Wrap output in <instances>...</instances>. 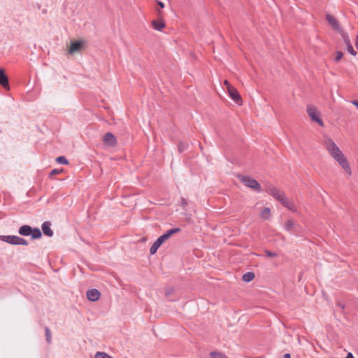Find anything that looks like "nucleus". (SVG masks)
Masks as SVG:
<instances>
[{"label": "nucleus", "instance_id": "nucleus-1", "mask_svg": "<svg viewBox=\"0 0 358 358\" xmlns=\"http://www.w3.org/2000/svg\"><path fill=\"white\" fill-rule=\"evenodd\" d=\"M324 145L330 156L341 165L347 174L351 175L352 171L348 159L335 142L330 137L324 136Z\"/></svg>", "mask_w": 358, "mask_h": 358}, {"label": "nucleus", "instance_id": "nucleus-2", "mask_svg": "<svg viewBox=\"0 0 358 358\" xmlns=\"http://www.w3.org/2000/svg\"><path fill=\"white\" fill-rule=\"evenodd\" d=\"M265 191L271 196L279 201L282 206L290 210L296 211L294 204L285 196L283 191L276 188L272 185H266Z\"/></svg>", "mask_w": 358, "mask_h": 358}, {"label": "nucleus", "instance_id": "nucleus-3", "mask_svg": "<svg viewBox=\"0 0 358 358\" xmlns=\"http://www.w3.org/2000/svg\"><path fill=\"white\" fill-rule=\"evenodd\" d=\"M238 178L246 187L257 192H261V185L255 179L248 176H238Z\"/></svg>", "mask_w": 358, "mask_h": 358}, {"label": "nucleus", "instance_id": "nucleus-4", "mask_svg": "<svg viewBox=\"0 0 358 358\" xmlns=\"http://www.w3.org/2000/svg\"><path fill=\"white\" fill-rule=\"evenodd\" d=\"M0 240L11 245H27L28 241L23 238L17 236L8 235L0 236Z\"/></svg>", "mask_w": 358, "mask_h": 358}, {"label": "nucleus", "instance_id": "nucleus-5", "mask_svg": "<svg viewBox=\"0 0 358 358\" xmlns=\"http://www.w3.org/2000/svg\"><path fill=\"white\" fill-rule=\"evenodd\" d=\"M307 113L312 121L317 122L321 127L324 126L323 121L320 118V114L315 107L308 106L307 108Z\"/></svg>", "mask_w": 358, "mask_h": 358}, {"label": "nucleus", "instance_id": "nucleus-6", "mask_svg": "<svg viewBox=\"0 0 358 358\" xmlns=\"http://www.w3.org/2000/svg\"><path fill=\"white\" fill-rule=\"evenodd\" d=\"M227 91L232 100H234L238 105L242 104L241 95L236 88L234 87H229V89H228Z\"/></svg>", "mask_w": 358, "mask_h": 358}, {"label": "nucleus", "instance_id": "nucleus-7", "mask_svg": "<svg viewBox=\"0 0 358 358\" xmlns=\"http://www.w3.org/2000/svg\"><path fill=\"white\" fill-rule=\"evenodd\" d=\"M167 239L166 238L165 236H160L152 245L150 249V253L151 255H155L158 248L162 245L163 243H164Z\"/></svg>", "mask_w": 358, "mask_h": 358}, {"label": "nucleus", "instance_id": "nucleus-8", "mask_svg": "<svg viewBox=\"0 0 358 358\" xmlns=\"http://www.w3.org/2000/svg\"><path fill=\"white\" fill-rule=\"evenodd\" d=\"M103 141L105 145L109 147H114L117 144L115 136L110 132L105 134Z\"/></svg>", "mask_w": 358, "mask_h": 358}, {"label": "nucleus", "instance_id": "nucleus-9", "mask_svg": "<svg viewBox=\"0 0 358 358\" xmlns=\"http://www.w3.org/2000/svg\"><path fill=\"white\" fill-rule=\"evenodd\" d=\"M101 296L99 291L96 289H91L87 292V297L89 301H96Z\"/></svg>", "mask_w": 358, "mask_h": 358}, {"label": "nucleus", "instance_id": "nucleus-10", "mask_svg": "<svg viewBox=\"0 0 358 358\" xmlns=\"http://www.w3.org/2000/svg\"><path fill=\"white\" fill-rule=\"evenodd\" d=\"M343 39L346 45L348 52L352 55L355 56L357 55V52L354 50L349 36L346 34H343Z\"/></svg>", "mask_w": 358, "mask_h": 358}, {"label": "nucleus", "instance_id": "nucleus-11", "mask_svg": "<svg viewBox=\"0 0 358 358\" xmlns=\"http://www.w3.org/2000/svg\"><path fill=\"white\" fill-rule=\"evenodd\" d=\"M50 227L51 223L49 221L44 222L41 225L43 234L48 237H52L53 236V231Z\"/></svg>", "mask_w": 358, "mask_h": 358}, {"label": "nucleus", "instance_id": "nucleus-12", "mask_svg": "<svg viewBox=\"0 0 358 358\" xmlns=\"http://www.w3.org/2000/svg\"><path fill=\"white\" fill-rule=\"evenodd\" d=\"M0 85L5 89H9L8 77L2 69H0Z\"/></svg>", "mask_w": 358, "mask_h": 358}, {"label": "nucleus", "instance_id": "nucleus-13", "mask_svg": "<svg viewBox=\"0 0 358 358\" xmlns=\"http://www.w3.org/2000/svg\"><path fill=\"white\" fill-rule=\"evenodd\" d=\"M83 45L82 41H74L70 45L69 52L70 54H73L80 50Z\"/></svg>", "mask_w": 358, "mask_h": 358}, {"label": "nucleus", "instance_id": "nucleus-14", "mask_svg": "<svg viewBox=\"0 0 358 358\" xmlns=\"http://www.w3.org/2000/svg\"><path fill=\"white\" fill-rule=\"evenodd\" d=\"M327 20L328 21L329 24L336 30L340 29V25L338 22V20L331 15L327 14Z\"/></svg>", "mask_w": 358, "mask_h": 358}, {"label": "nucleus", "instance_id": "nucleus-15", "mask_svg": "<svg viewBox=\"0 0 358 358\" xmlns=\"http://www.w3.org/2000/svg\"><path fill=\"white\" fill-rule=\"evenodd\" d=\"M151 24L154 29L159 31H161L166 26L165 22L161 19L152 20Z\"/></svg>", "mask_w": 358, "mask_h": 358}, {"label": "nucleus", "instance_id": "nucleus-16", "mask_svg": "<svg viewBox=\"0 0 358 358\" xmlns=\"http://www.w3.org/2000/svg\"><path fill=\"white\" fill-rule=\"evenodd\" d=\"M31 232H32V228L29 225H23L21 227H20V229L18 230V233L21 236H30Z\"/></svg>", "mask_w": 358, "mask_h": 358}, {"label": "nucleus", "instance_id": "nucleus-17", "mask_svg": "<svg viewBox=\"0 0 358 358\" xmlns=\"http://www.w3.org/2000/svg\"><path fill=\"white\" fill-rule=\"evenodd\" d=\"M242 278L244 282H249L255 278V273L252 272H247L243 275Z\"/></svg>", "mask_w": 358, "mask_h": 358}, {"label": "nucleus", "instance_id": "nucleus-18", "mask_svg": "<svg viewBox=\"0 0 358 358\" xmlns=\"http://www.w3.org/2000/svg\"><path fill=\"white\" fill-rule=\"evenodd\" d=\"M179 231H180V228H173L168 230L165 234L162 235L165 236L166 238L168 240L173 234H176Z\"/></svg>", "mask_w": 358, "mask_h": 358}, {"label": "nucleus", "instance_id": "nucleus-19", "mask_svg": "<svg viewBox=\"0 0 358 358\" xmlns=\"http://www.w3.org/2000/svg\"><path fill=\"white\" fill-rule=\"evenodd\" d=\"M284 228L287 231H291L295 228V224L292 220H288L284 226Z\"/></svg>", "mask_w": 358, "mask_h": 358}, {"label": "nucleus", "instance_id": "nucleus-20", "mask_svg": "<svg viewBox=\"0 0 358 358\" xmlns=\"http://www.w3.org/2000/svg\"><path fill=\"white\" fill-rule=\"evenodd\" d=\"M30 235L33 239L40 238L42 236L41 231L38 228L32 229V232Z\"/></svg>", "mask_w": 358, "mask_h": 358}, {"label": "nucleus", "instance_id": "nucleus-21", "mask_svg": "<svg viewBox=\"0 0 358 358\" xmlns=\"http://www.w3.org/2000/svg\"><path fill=\"white\" fill-rule=\"evenodd\" d=\"M210 356L211 358H228L224 353L217 351L211 352Z\"/></svg>", "mask_w": 358, "mask_h": 358}, {"label": "nucleus", "instance_id": "nucleus-22", "mask_svg": "<svg viewBox=\"0 0 358 358\" xmlns=\"http://www.w3.org/2000/svg\"><path fill=\"white\" fill-rule=\"evenodd\" d=\"M271 210L269 208H264L262 213H261V217L262 218L266 220L270 216Z\"/></svg>", "mask_w": 358, "mask_h": 358}, {"label": "nucleus", "instance_id": "nucleus-23", "mask_svg": "<svg viewBox=\"0 0 358 358\" xmlns=\"http://www.w3.org/2000/svg\"><path fill=\"white\" fill-rule=\"evenodd\" d=\"M45 339L48 343H50L52 341V335L50 329L48 327H45Z\"/></svg>", "mask_w": 358, "mask_h": 358}, {"label": "nucleus", "instance_id": "nucleus-24", "mask_svg": "<svg viewBox=\"0 0 358 358\" xmlns=\"http://www.w3.org/2000/svg\"><path fill=\"white\" fill-rule=\"evenodd\" d=\"M94 358H113L111 356H110L108 353L103 352H97L95 355Z\"/></svg>", "mask_w": 358, "mask_h": 358}, {"label": "nucleus", "instance_id": "nucleus-25", "mask_svg": "<svg viewBox=\"0 0 358 358\" xmlns=\"http://www.w3.org/2000/svg\"><path fill=\"white\" fill-rule=\"evenodd\" d=\"M188 145L184 142H179L178 149L180 152H182L187 149Z\"/></svg>", "mask_w": 358, "mask_h": 358}, {"label": "nucleus", "instance_id": "nucleus-26", "mask_svg": "<svg viewBox=\"0 0 358 358\" xmlns=\"http://www.w3.org/2000/svg\"><path fill=\"white\" fill-rule=\"evenodd\" d=\"M57 162L61 164H67L69 163L67 159L64 156L58 157L56 159Z\"/></svg>", "mask_w": 358, "mask_h": 358}, {"label": "nucleus", "instance_id": "nucleus-27", "mask_svg": "<svg viewBox=\"0 0 358 358\" xmlns=\"http://www.w3.org/2000/svg\"><path fill=\"white\" fill-rule=\"evenodd\" d=\"M343 56V54L341 51H337L336 56L335 58L336 62L340 61L342 59Z\"/></svg>", "mask_w": 358, "mask_h": 358}, {"label": "nucleus", "instance_id": "nucleus-28", "mask_svg": "<svg viewBox=\"0 0 358 358\" xmlns=\"http://www.w3.org/2000/svg\"><path fill=\"white\" fill-rule=\"evenodd\" d=\"M265 253H266V255L268 257H274L277 256V254L275 252H271L269 250H266Z\"/></svg>", "mask_w": 358, "mask_h": 358}, {"label": "nucleus", "instance_id": "nucleus-29", "mask_svg": "<svg viewBox=\"0 0 358 358\" xmlns=\"http://www.w3.org/2000/svg\"><path fill=\"white\" fill-rule=\"evenodd\" d=\"M62 171V169H52L50 173V175H57V174H59Z\"/></svg>", "mask_w": 358, "mask_h": 358}, {"label": "nucleus", "instance_id": "nucleus-30", "mask_svg": "<svg viewBox=\"0 0 358 358\" xmlns=\"http://www.w3.org/2000/svg\"><path fill=\"white\" fill-rule=\"evenodd\" d=\"M224 85L227 87V89H229V87H232L227 80L224 81Z\"/></svg>", "mask_w": 358, "mask_h": 358}, {"label": "nucleus", "instance_id": "nucleus-31", "mask_svg": "<svg viewBox=\"0 0 358 358\" xmlns=\"http://www.w3.org/2000/svg\"><path fill=\"white\" fill-rule=\"evenodd\" d=\"M157 4L161 8H164V3L160 1H157Z\"/></svg>", "mask_w": 358, "mask_h": 358}, {"label": "nucleus", "instance_id": "nucleus-32", "mask_svg": "<svg viewBox=\"0 0 358 358\" xmlns=\"http://www.w3.org/2000/svg\"><path fill=\"white\" fill-rule=\"evenodd\" d=\"M337 306H339L341 309H344L345 304L342 302H338Z\"/></svg>", "mask_w": 358, "mask_h": 358}, {"label": "nucleus", "instance_id": "nucleus-33", "mask_svg": "<svg viewBox=\"0 0 358 358\" xmlns=\"http://www.w3.org/2000/svg\"><path fill=\"white\" fill-rule=\"evenodd\" d=\"M181 201H182V206H186L187 204V202L186 199H184V198H182Z\"/></svg>", "mask_w": 358, "mask_h": 358}, {"label": "nucleus", "instance_id": "nucleus-34", "mask_svg": "<svg viewBox=\"0 0 358 358\" xmlns=\"http://www.w3.org/2000/svg\"><path fill=\"white\" fill-rule=\"evenodd\" d=\"M346 358H355L353 355L351 353V352H349L348 355H347V357Z\"/></svg>", "mask_w": 358, "mask_h": 358}, {"label": "nucleus", "instance_id": "nucleus-35", "mask_svg": "<svg viewBox=\"0 0 358 358\" xmlns=\"http://www.w3.org/2000/svg\"><path fill=\"white\" fill-rule=\"evenodd\" d=\"M283 358H291V355L289 353H286L283 355Z\"/></svg>", "mask_w": 358, "mask_h": 358}, {"label": "nucleus", "instance_id": "nucleus-36", "mask_svg": "<svg viewBox=\"0 0 358 358\" xmlns=\"http://www.w3.org/2000/svg\"><path fill=\"white\" fill-rule=\"evenodd\" d=\"M355 46L358 49V35L356 36Z\"/></svg>", "mask_w": 358, "mask_h": 358}, {"label": "nucleus", "instance_id": "nucleus-37", "mask_svg": "<svg viewBox=\"0 0 358 358\" xmlns=\"http://www.w3.org/2000/svg\"><path fill=\"white\" fill-rule=\"evenodd\" d=\"M352 104L357 107L358 108V101H353Z\"/></svg>", "mask_w": 358, "mask_h": 358}, {"label": "nucleus", "instance_id": "nucleus-38", "mask_svg": "<svg viewBox=\"0 0 358 358\" xmlns=\"http://www.w3.org/2000/svg\"><path fill=\"white\" fill-rule=\"evenodd\" d=\"M161 14H162L161 11L158 10V15H159V17H160V16H161Z\"/></svg>", "mask_w": 358, "mask_h": 358}]
</instances>
